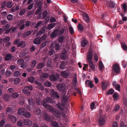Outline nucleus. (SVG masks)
Instances as JSON below:
<instances>
[{"mask_svg": "<svg viewBox=\"0 0 127 127\" xmlns=\"http://www.w3.org/2000/svg\"><path fill=\"white\" fill-rule=\"evenodd\" d=\"M41 105L45 108L49 110L57 118L60 117V114L59 111L56 109L54 108L53 107L47 105L44 100H43L42 101Z\"/></svg>", "mask_w": 127, "mask_h": 127, "instance_id": "obj_1", "label": "nucleus"}, {"mask_svg": "<svg viewBox=\"0 0 127 127\" xmlns=\"http://www.w3.org/2000/svg\"><path fill=\"white\" fill-rule=\"evenodd\" d=\"M59 76L58 74H57L56 75H52L50 77V79L52 81H56L59 79Z\"/></svg>", "mask_w": 127, "mask_h": 127, "instance_id": "obj_2", "label": "nucleus"}, {"mask_svg": "<svg viewBox=\"0 0 127 127\" xmlns=\"http://www.w3.org/2000/svg\"><path fill=\"white\" fill-rule=\"evenodd\" d=\"M93 54L92 51H90L88 53L87 58V62L92 61Z\"/></svg>", "mask_w": 127, "mask_h": 127, "instance_id": "obj_3", "label": "nucleus"}, {"mask_svg": "<svg viewBox=\"0 0 127 127\" xmlns=\"http://www.w3.org/2000/svg\"><path fill=\"white\" fill-rule=\"evenodd\" d=\"M57 87L60 91H63L65 90V88L66 87L63 85L58 84L57 85Z\"/></svg>", "mask_w": 127, "mask_h": 127, "instance_id": "obj_4", "label": "nucleus"}, {"mask_svg": "<svg viewBox=\"0 0 127 127\" xmlns=\"http://www.w3.org/2000/svg\"><path fill=\"white\" fill-rule=\"evenodd\" d=\"M40 118H43L47 121L49 120V118L47 114L45 112H44L43 113H41Z\"/></svg>", "mask_w": 127, "mask_h": 127, "instance_id": "obj_5", "label": "nucleus"}, {"mask_svg": "<svg viewBox=\"0 0 127 127\" xmlns=\"http://www.w3.org/2000/svg\"><path fill=\"white\" fill-rule=\"evenodd\" d=\"M24 125H27L29 127H30L32 125V122L29 119L24 120Z\"/></svg>", "mask_w": 127, "mask_h": 127, "instance_id": "obj_6", "label": "nucleus"}, {"mask_svg": "<svg viewBox=\"0 0 127 127\" xmlns=\"http://www.w3.org/2000/svg\"><path fill=\"white\" fill-rule=\"evenodd\" d=\"M50 93L52 97L54 98H59L60 97L57 93L55 92L54 90H52Z\"/></svg>", "mask_w": 127, "mask_h": 127, "instance_id": "obj_7", "label": "nucleus"}, {"mask_svg": "<svg viewBox=\"0 0 127 127\" xmlns=\"http://www.w3.org/2000/svg\"><path fill=\"white\" fill-rule=\"evenodd\" d=\"M25 111V109L23 108H19L18 110V114L20 116H23Z\"/></svg>", "mask_w": 127, "mask_h": 127, "instance_id": "obj_8", "label": "nucleus"}, {"mask_svg": "<svg viewBox=\"0 0 127 127\" xmlns=\"http://www.w3.org/2000/svg\"><path fill=\"white\" fill-rule=\"evenodd\" d=\"M114 70L116 73H118L120 71V68L119 65L117 64H114L112 68Z\"/></svg>", "mask_w": 127, "mask_h": 127, "instance_id": "obj_9", "label": "nucleus"}, {"mask_svg": "<svg viewBox=\"0 0 127 127\" xmlns=\"http://www.w3.org/2000/svg\"><path fill=\"white\" fill-rule=\"evenodd\" d=\"M67 51L65 49H64L61 55V57L63 60H64L66 58V54Z\"/></svg>", "mask_w": 127, "mask_h": 127, "instance_id": "obj_10", "label": "nucleus"}, {"mask_svg": "<svg viewBox=\"0 0 127 127\" xmlns=\"http://www.w3.org/2000/svg\"><path fill=\"white\" fill-rule=\"evenodd\" d=\"M89 65V67L92 70H94L95 69V65L92 61L88 62Z\"/></svg>", "mask_w": 127, "mask_h": 127, "instance_id": "obj_11", "label": "nucleus"}, {"mask_svg": "<svg viewBox=\"0 0 127 127\" xmlns=\"http://www.w3.org/2000/svg\"><path fill=\"white\" fill-rule=\"evenodd\" d=\"M17 125L19 127H23L24 125V120H20L17 122Z\"/></svg>", "mask_w": 127, "mask_h": 127, "instance_id": "obj_12", "label": "nucleus"}, {"mask_svg": "<svg viewBox=\"0 0 127 127\" xmlns=\"http://www.w3.org/2000/svg\"><path fill=\"white\" fill-rule=\"evenodd\" d=\"M42 97V95L41 93H39V97L36 99V103L38 105H39L40 104V101Z\"/></svg>", "mask_w": 127, "mask_h": 127, "instance_id": "obj_13", "label": "nucleus"}, {"mask_svg": "<svg viewBox=\"0 0 127 127\" xmlns=\"http://www.w3.org/2000/svg\"><path fill=\"white\" fill-rule=\"evenodd\" d=\"M68 96L67 95H65L63 96L62 99V102L65 103V102H68L69 101Z\"/></svg>", "mask_w": 127, "mask_h": 127, "instance_id": "obj_14", "label": "nucleus"}, {"mask_svg": "<svg viewBox=\"0 0 127 127\" xmlns=\"http://www.w3.org/2000/svg\"><path fill=\"white\" fill-rule=\"evenodd\" d=\"M107 3H108L109 6L111 8H113L115 6V4L113 1H108Z\"/></svg>", "mask_w": 127, "mask_h": 127, "instance_id": "obj_15", "label": "nucleus"}, {"mask_svg": "<svg viewBox=\"0 0 127 127\" xmlns=\"http://www.w3.org/2000/svg\"><path fill=\"white\" fill-rule=\"evenodd\" d=\"M58 30H55L52 33L51 35V37L52 38H54L57 35H58Z\"/></svg>", "mask_w": 127, "mask_h": 127, "instance_id": "obj_16", "label": "nucleus"}, {"mask_svg": "<svg viewBox=\"0 0 127 127\" xmlns=\"http://www.w3.org/2000/svg\"><path fill=\"white\" fill-rule=\"evenodd\" d=\"M9 118L12 122L13 123H15L17 121L16 118L13 116L10 115L9 116Z\"/></svg>", "mask_w": 127, "mask_h": 127, "instance_id": "obj_17", "label": "nucleus"}, {"mask_svg": "<svg viewBox=\"0 0 127 127\" xmlns=\"http://www.w3.org/2000/svg\"><path fill=\"white\" fill-rule=\"evenodd\" d=\"M83 18L86 22H88L89 21V18L88 15L86 13H84L83 14Z\"/></svg>", "mask_w": 127, "mask_h": 127, "instance_id": "obj_18", "label": "nucleus"}, {"mask_svg": "<svg viewBox=\"0 0 127 127\" xmlns=\"http://www.w3.org/2000/svg\"><path fill=\"white\" fill-rule=\"evenodd\" d=\"M28 87H25L23 89V92L24 94L27 95H30V93L29 91L28 90Z\"/></svg>", "mask_w": 127, "mask_h": 127, "instance_id": "obj_19", "label": "nucleus"}, {"mask_svg": "<svg viewBox=\"0 0 127 127\" xmlns=\"http://www.w3.org/2000/svg\"><path fill=\"white\" fill-rule=\"evenodd\" d=\"M12 59V57L11 54H7L5 57V59L6 61L11 60Z\"/></svg>", "mask_w": 127, "mask_h": 127, "instance_id": "obj_20", "label": "nucleus"}, {"mask_svg": "<svg viewBox=\"0 0 127 127\" xmlns=\"http://www.w3.org/2000/svg\"><path fill=\"white\" fill-rule=\"evenodd\" d=\"M88 42V40H84L81 42V46L82 47H84L86 46Z\"/></svg>", "mask_w": 127, "mask_h": 127, "instance_id": "obj_21", "label": "nucleus"}, {"mask_svg": "<svg viewBox=\"0 0 127 127\" xmlns=\"http://www.w3.org/2000/svg\"><path fill=\"white\" fill-rule=\"evenodd\" d=\"M98 66L99 69L100 71H102L103 69L104 66L103 63L101 61H100L98 63Z\"/></svg>", "mask_w": 127, "mask_h": 127, "instance_id": "obj_22", "label": "nucleus"}, {"mask_svg": "<svg viewBox=\"0 0 127 127\" xmlns=\"http://www.w3.org/2000/svg\"><path fill=\"white\" fill-rule=\"evenodd\" d=\"M52 46L53 47L55 46V49L56 50H59L60 48L59 46L58 43H56V42H53L52 44Z\"/></svg>", "mask_w": 127, "mask_h": 127, "instance_id": "obj_23", "label": "nucleus"}, {"mask_svg": "<svg viewBox=\"0 0 127 127\" xmlns=\"http://www.w3.org/2000/svg\"><path fill=\"white\" fill-rule=\"evenodd\" d=\"M23 116H24L26 118H28L31 117V114L29 112L25 111Z\"/></svg>", "mask_w": 127, "mask_h": 127, "instance_id": "obj_24", "label": "nucleus"}, {"mask_svg": "<svg viewBox=\"0 0 127 127\" xmlns=\"http://www.w3.org/2000/svg\"><path fill=\"white\" fill-rule=\"evenodd\" d=\"M25 45V43L23 41H20L19 44L17 45V46L18 47H21L22 48L24 47Z\"/></svg>", "mask_w": 127, "mask_h": 127, "instance_id": "obj_25", "label": "nucleus"}, {"mask_svg": "<svg viewBox=\"0 0 127 127\" xmlns=\"http://www.w3.org/2000/svg\"><path fill=\"white\" fill-rule=\"evenodd\" d=\"M41 111L39 108H35L34 111V112L35 114L37 115H39Z\"/></svg>", "mask_w": 127, "mask_h": 127, "instance_id": "obj_26", "label": "nucleus"}, {"mask_svg": "<svg viewBox=\"0 0 127 127\" xmlns=\"http://www.w3.org/2000/svg\"><path fill=\"white\" fill-rule=\"evenodd\" d=\"M29 103L30 105H34L35 103L32 98H30L28 100Z\"/></svg>", "mask_w": 127, "mask_h": 127, "instance_id": "obj_27", "label": "nucleus"}, {"mask_svg": "<svg viewBox=\"0 0 127 127\" xmlns=\"http://www.w3.org/2000/svg\"><path fill=\"white\" fill-rule=\"evenodd\" d=\"M64 39L65 37L63 36L59 37L58 39L59 42L61 43L63 42L64 41Z\"/></svg>", "mask_w": 127, "mask_h": 127, "instance_id": "obj_28", "label": "nucleus"}, {"mask_svg": "<svg viewBox=\"0 0 127 127\" xmlns=\"http://www.w3.org/2000/svg\"><path fill=\"white\" fill-rule=\"evenodd\" d=\"M61 76L64 77L66 78L68 75L65 71H63L61 72Z\"/></svg>", "mask_w": 127, "mask_h": 127, "instance_id": "obj_29", "label": "nucleus"}, {"mask_svg": "<svg viewBox=\"0 0 127 127\" xmlns=\"http://www.w3.org/2000/svg\"><path fill=\"white\" fill-rule=\"evenodd\" d=\"M46 28L45 27H44L42 28L40 32L39 33V34H42L43 33H44L45 31Z\"/></svg>", "mask_w": 127, "mask_h": 127, "instance_id": "obj_30", "label": "nucleus"}, {"mask_svg": "<svg viewBox=\"0 0 127 127\" xmlns=\"http://www.w3.org/2000/svg\"><path fill=\"white\" fill-rule=\"evenodd\" d=\"M40 39L39 38H36L33 41L34 43L36 44H39L40 43Z\"/></svg>", "mask_w": 127, "mask_h": 127, "instance_id": "obj_31", "label": "nucleus"}, {"mask_svg": "<svg viewBox=\"0 0 127 127\" xmlns=\"http://www.w3.org/2000/svg\"><path fill=\"white\" fill-rule=\"evenodd\" d=\"M10 27V25L9 24H7L5 26H3L2 28V30L3 31H5L8 28Z\"/></svg>", "mask_w": 127, "mask_h": 127, "instance_id": "obj_32", "label": "nucleus"}, {"mask_svg": "<svg viewBox=\"0 0 127 127\" xmlns=\"http://www.w3.org/2000/svg\"><path fill=\"white\" fill-rule=\"evenodd\" d=\"M51 124L52 126L53 127H58V124L56 121H52Z\"/></svg>", "mask_w": 127, "mask_h": 127, "instance_id": "obj_33", "label": "nucleus"}, {"mask_svg": "<svg viewBox=\"0 0 127 127\" xmlns=\"http://www.w3.org/2000/svg\"><path fill=\"white\" fill-rule=\"evenodd\" d=\"M107 83H106L103 82L102 84V88L103 90L105 89L107 86Z\"/></svg>", "mask_w": 127, "mask_h": 127, "instance_id": "obj_34", "label": "nucleus"}, {"mask_svg": "<svg viewBox=\"0 0 127 127\" xmlns=\"http://www.w3.org/2000/svg\"><path fill=\"white\" fill-rule=\"evenodd\" d=\"M32 32L31 31H29L23 34V37H25L27 36H28L30 35L32 33Z\"/></svg>", "mask_w": 127, "mask_h": 127, "instance_id": "obj_35", "label": "nucleus"}, {"mask_svg": "<svg viewBox=\"0 0 127 127\" xmlns=\"http://www.w3.org/2000/svg\"><path fill=\"white\" fill-rule=\"evenodd\" d=\"M34 80V78L32 76L30 77L28 79V81L31 83L33 82Z\"/></svg>", "mask_w": 127, "mask_h": 127, "instance_id": "obj_36", "label": "nucleus"}, {"mask_svg": "<svg viewBox=\"0 0 127 127\" xmlns=\"http://www.w3.org/2000/svg\"><path fill=\"white\" fill-rule=\"evenodd\" d=\"M55 25V24L54 23H52L49 24L47 27L48 29H51L54 28Z\"/></svg>", "mask_w": 127, "mask_h": 127, "instance_id": "obj_37", "label": "nucleus"}, {"mask_svg": "<svg viewBox=\"0 0 127 127\" xmlns=\"http://www.w3.org/2000/svg\"><path fill=\"white\" fill-rule=\"evenodd\" d=\"M40 76L43 78H47L48 77V75L45 73H42L40 74Z\"/></svg>", "mask_w": 127, "mask_h": 127, "instance_id": "obj_38", "label": "nucleus"}, {"mask_svg": "<svg viewBox=\"0 0 127 127\" xmlns=\"http://www.w3.org/2000/svg\"><path fill=\"white\" fill-rule=\"evenodd\" d=\"M3 98L4 100L7 101L9 99V96L7 94H4L3 96Z\"/></svg>", "mask_w": 127, "mask_h": 127, "instance_id": "obj_39", "label": "nucleus"}, {"mask_svg": "<svg viewBox=\"0 0 127 127\" xmlns=\"http://www.w3.org/2000/svg\"><path fill=\"white\" fill-rule=\"evenodd\" d=\"M13 5V3L11 2H8L6 4L7 7L8 8H11Z\"/></svg>", "mask_w": 127, "mask_h": 127, "instance_id": "obj_40", "label": "nucleus"}, {"mask_svg": "<svg viewBox=\"0 0 127 127\" xmlns=\"http://www.w3.org/2000/svg\"><path fill=\"white\" fill-rule=\"evenodd\" d=\"M44 65L43 63H40L37 65V67L38 69H41L44 66Z\"/></svg>", "mask_w": 127, "mask_h": 127, "instance_id": "obj_41", "label": "nucleus"}, {"mask_svg": "<svg viewBox=\"0 0 127 127\" xmlns=\"http://www.w3.org/2000/svg\"><path fill=\"white\" fill-rule=\"evenodd\" d=\"M14 74L16 77H18L21 75V73L19 71H17L15 72Z\"/></svg>", "mask_w": 127, "mask_h": 127, "instance_id": "obj_42", "label": "nucleus"}, {"mask_svg": "<svg viewBox=\"0 0 127 127\" xmlns=\"http://www.w3.org/2000/svg\"><path fill=\"white\" fill-rule=\"evenodd\" d=\"M122 47L123 50H126L127 49V46L126 44L124 42L122 44Z\"/></svg>", "mask_w": 127, "mask_h": 127, "instance_id": "obj_43", "label": "nucleus"}, {"mask_svg": "<svg viewBox=\"0 0 127 127\" xmlns=\"http://www.w3.org/2000/svg\"><path fill=\"white\" fill-rule=\"evenodd\" d=\"M6 111L7 114L11 113L12 112V110L11 108L9 107L7 109Z\"/></svg>", "mask_w": 127, "mask_h": 127, "instance_id": "obj_44", "label": "nucleus"}, {"mask_svg": "<svg viewBox=\"0 0 127 127\" xmlns=\"http://www.w3.org/2000/svg\"><path fill=\"white\" fill-rule=\"evenodd\" d=\"M42 24V22L39 21L35 25V27L36 28H37L39 27H40Z\"/></svg>", "mask_w": 127, "mask_h": 127, "instance_id": "obj_45", "label": "nucleus"}, {"mask_svg": "<svg viewBox=\"0 0 127 127\" xmlns=\"http://www.w3.org/2000/svg\"><path fill=\"white\" fill-rule=\"evenodd\" d=\"M19 95V94L17 93L13 94L11 95V97L12 98H15L17 97Z\"/></svg>", "mask_w": 127, "mask_h": 127, "instance_id": "obj_46", "label": "nucleus"}, {"mask_svg": "<svg viewBox=\"0 0 127 127\" xmlns=\"http://www.w3.org/2000/svg\"><path fill=\"white\" fill-rule=\"evenodd\" d=\"M104 123V120L103 119L100 118L99 120V123L101 125H102Z\"/></svg>", "mask_w": 127, "mask_h": 127, "instance_id": "obj_47", "label": "nucleus"}, {"mask_svg": "<svg viewBox=\"0 0 127 127\" xmlns=\"http://www.w3.org/2000/svg\"><path fill=\"white\" fill-rule=\"evenodd\" d=\"M113 97L114 99L115 100H117L118 98V95L116 93H115L113 95Z\"/></svg>", "mask_w": 127, "mask_h": 127, "instance_id": "obj_48", "label": "nucleus"}, {"mask_svg": "<svg viewBox=\"0 0 127 127\" xmlns=\"http://www.w3.org/2000/svg\"><path fill=\"white\" fill-rule=\"evenodd\" d=\"M20 79L19 78H16L14 81V84L16 85L17 84L20 82Z\"/></svg>", "mask_w": 127, "mask_h": 127, "instance_id": "obj_49", "label": "nucleus"}, {"mask_svg": "<svg viewBox=\"0 0 127 127\" xmlns=\"http://www.w3.org/2000/svg\"><path fill=\"white\" fill-rule=\"evenodd\" d=\"M44 84L46 86L48 87H50L51 86V83L48 81H47L45 82Z\"/></svg>", "mask_w": 127, "mask_h": 127, "instance_id": "obj_50", "label": "nucleus"}, {"mask_svg": "<svg viewBox=\"0 0 127 127\" xmlns=\"http://www.w3.org/2000/svg\"><path fill=\"white\" fill-rule=\"evenodd\" d=\"M46 100L47 102L51 103L52 102V100L50 97H47L46 98Z\"/></svg>", "mask_w": 127, "mask_h": 127, "instance_id": "obj_51", "label": "nucleus"}, {"mask_svg": "<svg viewBox=\"0 0 127 127\" xmlns=\"http://www.w3.org/2000/svg\"><path fill=\"white\" fill-rule=\"evenodd\" d=\"M114 92V91L113 89H110L109 91L108 92H107V95H109L113 94Z\"/></svg>", "mask_w": 127, "mask_h": 127, "instance_id": "obj_52", "label": "nucleus"}, {"mask_svg": "<svg viewBox=\"0 0 127 127\" xmlns=\"http://www.w3.org/2000/svg\"><path fill=\"white\" fill-rule=\"evenodd\" d=\"M64 29L63 28L60 31H58V35H62L64 33Z\"/></svg>", "mask_w": 127, "mask_h": 127, "instance_id": "obj_53", "label": "nucleus"}, {"mask_svg": "<svg viewBox=\"0 0 127 127\" xmlns=\"http://www.w3.org/2000/svg\"><path fill=\"white\" fill-rule=\"evenodd\" d=\"M78 28L79 30L82 31L83 29V27L81 24H79L78 25Z\"/></svg>", "mask_w": 127, "mask_h": 127, "instance_id": "obj_54", "label": "nucleus"}, {"mask_svg": "<svg viewBox=\"0 0 127 127\" xmlns=\"http://www.w3.org/2000/svg\"><path fill=\"white\" fill-rule=\"evenodd\" d=\"M123 9L124 10V12H126L127 10V6L125 4H124L122 6Z\"/></svg>", "mask_w": 127, "mask_h": 127, "instance_id": "obj_55", "label": "nucleus"}, {"mask_svg": "<svg viewBox=\"0 0 127 127\" xmlns=\"http://www.w3.org/2000/svg\"><path fill=\"white\" fill-rule=\"evenodd\" d=\"M13 17V16L11 14H9L7 16V19L8 20H11Z\"/></svg>", "mask_w": 127, "mask_h": 127, "instance_id": "obj_56", "label": "nucleus"}, {"mask_svg": "<svg viewBox=\"0 0 127 127\" xmlns=\"http://www.w3.org/2000/svg\"><path fill=\"white\" fill-rule=\"evenodd\" d=\"M11 74V71L9 70H7L6 73V75L8 77Z\"/></svg>", "mask_w": 127, "mask_h": 127, "instance_id": "obj_57", "label": "nucleus"}, {"mask_svg": "<svg viewBox=\"0 0 127 127\" xmlns=\"http://www.w3.org/2000/svg\"><path fill=\"white\" fill-rule=\"evenodd\" d=\"M25 12V10L24 9H22L19 13V15H23Z\"/></svg>", "mask_w": 127, "mask_h": 127, "instance_id": "obj_58", "label": "nucleus"}, {"mask_svg": "<svg viewBox=\"0 0 127 127\" xmlns=\"http://www.w3.org/2000/svg\"><path fill=\"white\" fill-rule=\"evenodd\" d=\"M24 62V60L22 59L19 60L17 61V63L20 65L21 64L23 63Z\"/></svg>", "mask_w": 127, "mask_h": 127, "instance_id": "obj_59", "label": "nucleus"}, {"mask_svg": "<svg viewBox=\"0 0 127 127\" xmlns=\"http://www.w3.org/2000/svg\"><path fill=\"white\" fill-rule=\"evenodd\" d=\"M90 107L91 109H93L96 108L94 102H93L91 104Z\"/></svg>", "mask_w": 127, "mask_h": 127, "instance_id": "obj_60", "label": "nucleus"}, {"mask_svg": "<svg viewBox=\"0 0 127 127\" xmlns=\"http://www.w3.org/2000/svg\"><path fill=\"white\" fill-rule=\"evenodd\" d=\"M49 53L50 55H54V51L53 49H51L49 51Z\"/></svg>", "mask_w": 127, "mask_h": 127, "instance_id": "obj_61", "label": "nucleus"}, {"mask_svg": "<svg viewBox=\"0 0 127 127\" xmlns=\"http://www.w3.org/2000/svg\"><path fill=\"white\" fill-rule=\"evenodd\" d=\"M36 62L35 60H33L32 62L31 65L32 67H34L35 65Z\"/></svg>", "mask_w": 127, "mask_h": 127, "instance_id": "obj_62", "label": "nucleus"}, {"mask_svg": "<svg viewBox=\"0 0 127 127\" xmlns=\"http://www.w3.org/2000/svg\"><path fill=\"white\" fill-rule=\"evenodd\" d=\"M10 40V38L9 37H6L3 39L4 41L5 42H8Z\"/></svg>", "mask_w": 127, "mask_h": 127, "instance_id": "obj_63", "label": "nucleus"}, {"mask_svg": "<svg viewBox=\"0 0 127 127\" xmlns=\"http://www.w3.org/2000/svg\"><path fill=\"white\" fill-rule=\"evenodd\" d=\"M5 123V121L4 120H2L0 122V127H2Z\"/></svg>", "mask_w": 127, "mask_h": 127, "instance_id": "obj_64", "label": "nucleus"}]
</instances>
